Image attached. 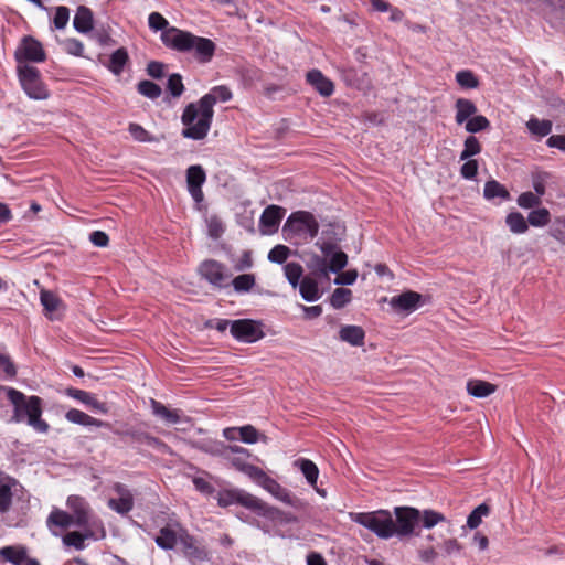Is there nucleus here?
I'll list each match as a JSON object with an SVG mask.
<instances>
[{"instance_id": "49", "label": "nucleus", "mask_w": 565, "mask_h": 565, "mask_svg": "<svg viewBox=\"0 0 565 565\" xmlns=\"http://www.w3.org/2000/svg\"><path fill=\"white\" fill-rule=\"evenodd\" d=\"M490 127V121L483 115H475L466 122V131L476 134L482 130H487Z\"/></svg>"}, {"instance_id": "10", "label": "nucleus", "mask_w": 565, "mask_h": 565, "mask_svg": "<svg viewBox=\"0 0 565 565\" xmlns=\"http://www.w3.org/2000/svg\"><path fill=\"white\" fill-rule=\"evenodd\" d=\"M17 67L29 65L28 63H42L46 60V53L42 44L31 35L22 38L20 44L14 52Z\"/></svg>"}, {"instance_id": "15", "label": "nucleus", "mask_w": 565, "mask_h": 565, "mask_svg": "<svg viewBox=\"0 0 565 565\" xmlns=\"http://www.w3.org/2000/svg\"><path fill=\"white\" fill-rule=\"evenodd\" d=\"M179 543L182 546V552L191 562H203L207 559L209 553L206 548L199 544L196 539L189 534L186 530H180Z\"/></svg>"}, {"instance_id": "63", "label": "nucleus", "mask_w": 565, "mask_h": 565, "mask_svg": "<svg viewBox=\"0 0 565 565\" xmlns=\"http://www.w3.org/2000/svg\"><path fill=\"white\" fill-rule=\"evenodd\" d=\"M258 431L252 425H246L239 428V437L244 443L254 444L258 440Z\"/></svg>"}, {"instance_id": "1", "label": "nucleus", "mask_w": 565, "mask_h": 565, "mask_svg": "<svg viewBox=\"0 0 565 565\" xmlns=\"http://www.w3.org/2000/svg\"><path fill=\"white\" fill-rule=\"evenodd\" d=\"M232 97L233 94L226 85H217L196 103L188 104L181 116V122L184 126L182 136L192 140L204 139L211 129L214 105L217 102H228Z\"/></svg>"}, {"instance_id": "53", "label": "nucleus", "mask_w": 565, "mask_h": 565, "mask_svg": "<svg viewBox=\"0 0 565 565\" xmlns=\"http://www.w3.org/2000/svg\"><path fill=\"white\" fill-rule=\"evenodd\" d=\"M167 89L174 98H178L183 94L185 88L182 82V76L179 73H173L169 76Z\"/></svg>"}, {"instance_id": "59", "label": "nucleus", "mask_w": 565, "mask_h": 565, "mask_svg": "<svg viewBox=\"0 0 565 565\" xmlns=\"http://www.w3.org/2000/svg\"><path fill=\"white\" fill-rule=\"evenodd\" d=\"M478 161L475 159H467L466 162L460 168V174L463 179L471 180L478 173Z\"/></svg>"}, {"instance_id": "43", "label": "nucleus", "mask_w": 565, "mask_h": 565, "mask_svg": "<svg viewBox=\"0 0 565 565\" xmlns=\"http://www.w3.org/2000/svg\"><path fill=\"white\" fill-rule=\"evenodd\" d=\"M551 214L547 209L541 207L530 212L527 216V224L535 227H542L550 223Z\"/></svg>"}, {"instance_id": "13", "label": "nucleus", "mask_w": 565, "mask_h": 565, "mask_svg": "<svg viewBox=\"0 0 565 565\" xmlns=\"http://www.w3.org/2000/svg\"><path fill=\"white\" fill-rule=\"evenodd\" d=\"M232 335L244 342H256L264 338L265 333L260 329V323L252 319H239L231 323Z\"/></svg>"}, {"instance_id": "34", "label": "nucleus", "mask_w": 565, "mask_h": 565, "mask_svg": "<svg viewBox=\"0 0 565 565\" xmlns=\"http://www.w3.org/2000/svg\"><path fill=\"white\" fill-rule=\"evenodd\" d=\"M72 524H75V520H73V516L70 513L63 510L54 509L47 518V526L50 529L53 526L67 529Z\"/></svg>"}, {"instance_id": "14", "label": "nucleus", "mask_w": 565, "mask_h": 565, "mask_svg": "<svg viewBox=\"0 0 565 565\" xmlns=\"http://www.w3.org/2000/svg\"><path fill=\"white\" fill-rule=\"evenodd\" d=\"M286 214V209L280 205H268L259 217V231L264 235H273L278 232L279 225Z\"/></svg>"}, {"instance_id": "4", "label": "nucleus", "mask_w": 565, "mask_h": 565, "mask_svg": "<svg viewBox=\"0 0 565 565\" xmlns=\"http://www.w3.org/2000/svg\"><path fill=\"white\" fill-rule=\"evenodd\" d=\"M4 390L8 399L13 405V415L10 419L11 422H26L28 425L38 433L45 434L49 431L50 425L42 419L43 403L41 397L36 395L26 396L13 387H7Z\"/></svg>"}, {"instance_id": "31", "label": "nucleus", "mask_w": 565, "mask_h": 565, "mask_svg": "<svg viewBox=\"0 0 565 565\" xmlns=\"http://www.w3.org/2000/svg\"><path fill=\"white\" fill-rule=\"evenodd\" d=\"M129 62V55L125 47H119L109 57L107 68L115 75H120Z\"/></svg>"}, {"instance_id": "56", "label": "nucleus", "mask_w": 565, "mask_h": 565, "mask_svg": "<svg viewBox=\"0 0 565 565\" xmlns=\"http://www.w3.org/2000/svg\"><path fill=\"white\" fill-rule=\"evenodd\" d=\"M518 204L523 209H533L541 204V198L533 192H523L518 198Z\"/></svg>"}, {"instance_id": "51", "label": "nucleus", "mask_w": 565, "mask_h": 565, "mask_svg": "<svg viewBox=\"0 0 565 565\" xmlns=\"http://www.w3.org/2000/svg\"><path fill=\"white\" fill-rule=\"evenodd\" d=\"M456 81L457 83L462 87V88H466V89H472V88H477L479 86V81L478 78L476 77V75L469 71V70H463V71H459L457 74H456Z\"/></svg>"}, {"instance_id": "62", "label": "nucleus", "mask_w": 565, "mask_h": 565, "mask_svg": "<svg viewBox=\"0 0 565 565\" xmlns=\"http://www.w3.org/2000/svg\"><path fill=\"white\" fill-rule=\"evenodd\" d=\"M0 371H3L4 375L9 379L15 377L17 367L9 355L0 353Z\"/></svg>"}, {"instance_id": "50", "label": "nucleus", "mask_w": 565, "mask_h": 565, "mask_svg": "<svg viewBox=\"0 0 565 565\" xmlns=\"http://www.w3.org/2000/svg\"><path fill=\"white\" fill-rule=\"evenodd\" d=\"M490 512V508L486 503H481L476 509L472 510V512L468 515L467 519V526L470 529H477L480 523L482 516L488 515Z\"/></svg>"}, {"instance_id": "42", "label": "nucleus", "mask_w": 565, "mask_h": 565, "mask_svg": "<svg viewBox=\"0 0 565 565\" xmlns=\"http://www.w3.org/2000/svg\"><path fill=\"white\" fill-rule=\"evenodd\" d=\"M128 131L131 137L139 142H157L158 138L147 131L141 125L136 122H130L128 126Z\"/></svg>"}, {"instance_id": "30", "label": "nucleus", "mask_w": 565, "mask_h": 565, "mask_svg": "<svg viewBox=\"0 0 565 565\" xmlns=\"http://www.w3.org/2000/svg\"><path fill=\"white\" fill-rule=\"evenodd\" d=\"M94 527L88 526L84 529V532H68L63 536V543L67 546H73L76 550H83L85 547V540L94 537Z\"/></svg>"}, {"instance_id": "28", "label": "nucleus", "mask_w": 565, "mask_h": 565, "mask_svg": "<svg viewBox=\"0 0 565 565\" xmlns=\"http://www.w3.org/2000/svg\"><path fill=\"white\" fill-rule=\"evenodd\" d=\"M339 337L351 345L360 347L364 344L365 332L359 326H344L340 329Z\"/></svg>"}, {"instance_id": "40", "label": "nucleus", "mask_w": 565, "mask_h": 565, "mask_svg": "<svg viewBox=\"0 0 565 565\" xmlns=\"http://www.w3.org/2000/svg\"><path fill=\"white\" fill-rule=\"evenodd\" d=\"M531 178L535 194L540 198L543 196L546 191V184L553 178L552 173L547 171H535L532 173Z\"/></svg>"}, {"instance_id": "6", "label": "nucleus", "mask_w": 565, "mask_h": 565, "mask_svg": "<svg viewBox=\"0 0 565 565\" xmlns=\"http://www.w3.org/2000/svg\"><path fill=\"white\" fill-rule=\"evenodd\" d=\"M321 250L322 255L309 254V258L306 260V265L313 276L329 278V271L339 273L347 266L348 256L342 249L333 254L329 253L333 249Z\"/></svg>"}, {"instance_id": "32", "label": "nucleus", "mask_w": 565, "mask_h": 565, "mask_svg": "<svg viewBox=\"0 0 565 565\" xmlns=\"http://www.w3.org/2000/svg\"><path fill=\"white\" fill-rule=\"evenodd\" d=\"M483 195L487 200L500 199L501 201H507L510 199V193L505 186L495 180L486 182Z\"/></svg>"}, {"instance_id": "36", "label": "nucleus", "mask_w": 565, "mask_h": 565, "mask_svg": "<svg viewBox=\"0 0 565 565\" xmlns=\"http://www.w3.org/2000/svg\"><path fill=\"white\" fill-rule=\"evenodd\" d=\"M0 555L14 565H22L26 559V548L22 546H6L0 550Z\"/></svg>"}, {"instance_id": "3", "label": "nucleus", "mask_w": 565, "mask_h": 565, "mask_svg": "<svg viewBox=\"0 0 565 565\" xmlns=\"http://www.w3.org/2000/svg\"><path fill=\"white\" fill-rule=\"evenodd\" d=\"M318 216L307 210L292 211L281 226L284 241L300 247L310 244L319 235Z\"/></svg>"}, {"instance_id": "2", "label": "nucleus", "mask_w": 565, "mask_h": 565, "mask_svg": "<svg viewBox=\"0 0 565 565\" xmlns=\"http://www.w3.org/2000/svg\"><path fill=\"white\" fill-rule=\"evenodd\" d=\"M161 41L167 47L178 52L194 51V57L202 64L211 62L216 50L212 40L194 35L175 26L166 30L161 34Z\"/></svg>"}, {"instance_id": "64", "label": "nucleus", "mask_w": 565, "mask_h": 565, "mask_svg": "<svg viewBox=\"0 0 565 565\" xmlns=\"http://www.w3.org/2000/svg\"><path fill=\"white\" fill-rule=\"evenodd\" d=\"M164 68L166 65L163 63L151 61L147 65V74L154 79H160L164 76Z\"/></svg>"}, {"instance_id": "12", "label": "nucleus", "mask_w": 565, "mask_h": 565, "mask_svg": "<svg viewBox=\"0 0 565 565\" xmlns=\"http://www.w3.org/2000/svg\"><path fill=\"white\" fill-rule=\"evenodd\" d=\"M320 228L316 247H339L347 236V227L340 221L328 222Z\"/></svg>"}, {"instance_id": "7", "label": "nucleus", "mask_w": 565, "mask_h": 565, "mask_svg": "<svg viewBox=\"0 0 565 565\" xmlns=\"http://www.w3.org/2000/svg\"><path fill=\"white\" fill-rule=\"evenodd\" d=\"M217 503L222 508L232 504H241L258 515H271L277 513L265 501L242 490H226L218 493Z\"/></svg>"}, {"instance_id": "20", "label": "nucleus", "mask_w": 565, "mask_h": 565, "mask_svg": "<svg viewBox=\"0 0 565 565\" xmlns=\"http://www.w3.org/2000/svg\"><path fill=\"white\" fill-rule=\"evenodd\" d=\"M220 456L228 460L233 467L239 471H244L248 465L247 459L249 452L247 449L239 446H222V450L218 451Z\"/></svg>"}, {"instance_id": "46", "label": "nucleus", "mask_w": 565, "mask_h": 565, "mask_svg": "<svg viewBox=\"0 0 565 565\" xmlns=\"http://www.w3.org/2000/svg\"><path fill=\"white\" fill-rule=\"evenodd\" d=\"M529 130L539 137H545L552 131V122L550 120H540L531 118L526 124Z\"/></svg>"}, {"instance_id": "61", "label": "nucleus", "mask_w": 565, "mask_h": 565, "mask_svg": "<svg viewBox=\"0 0 565 565\" xmlns=\"http://www.w3.org/2000/svg\"><path fill=\"white\" fill-rule=\"evenodd\" d=\"M88 417H89L88 414H86L79 409H76V408H72L68 412H66V414H65V418L68 422L78 424V425H83V426L87 425Z\"/></svg>"}, {"instance_id": "47", "label": "nucleus", "mask_w": 565, "mask_h": 565, "mask_svg": "<svg viewBox=\"0 0 565 565\" xmlns=\"http://www.w3.org/2000/svg\"><path fill=\"white\" fill-rule=\"evenodd\" d=\"M507 224L513 233H524L527 230V222L519 212H512L507 216Z\"/></svg>"}, {"instance_id": "52", "label": "nucleus", "mask_w": 565, "mask_h": 565, "mask_svg": "<svg viewBox=\"0 0 565 565\" xmlns=\"http://www.w3.org/2000/svg\"><path fill=\"white\" fill-rule=\"evenodd\" d=\"M255 282L253 274L238 275L232 281L234 289L238 292L249 291L255 286Z\"/></svg>"}, {"instance_id": "23", "label": "nucleus", "mask_w": 565, "mask_h": 565, "mask_svg": "<svg viewBox=\"0 0 565 565\" xmlns=\"http://www.w3.org/2000/svg\"><path fill=\"white\" fill-rule=\"evenodd\" d=\"M422 296L415 291H406L391 299V306L401 311H412L420 302Z\"/></svg>"}, {"instance_id": "19", "label": "nucleus", "mask_w": 565, "mask_h": 565, "mask_svg": "<svg viewBox=\"0 0 565 565\" xmlns=\"http://www.w3.org/2000/svg\"><path fill=\"white\" fill-rule=\"evenodd\" d=\"M199 273L210 284L218 288L225 286L224 281L227 279V275L220 263L215 260H205L200 265Z\"/></svg>"}, {"instance_id": "45", "label": "nucleus", "mask_w": 565, "mask_h": 565, "mask_svg": "<svg viewBox=\"0 0 565 565\" xmlns=\"http://www.w3.org/2000/svg\"><path fill=\"white\" fill-rule=\"evenodd\" d=\"M352 299V291L347 288H337L331 297L330 303L334 309H341L348 305Z\"/></svg>"}, {"instance_id": "39", "label": "nucleus", "mask_w": 565, "mask_h": 565, "mask_svg": "<svg viewBox=\"0 0 565 565\" xmlns=\"http://www.w3.org/2000/svg\"><path fill=\"white\" fill-rule=\"evenodd\" d=\"M137 92L152 100L159 98L162 94L161 87L154 82L142 79L137 84Z\"/></svg>"}, {"instance_id": "44", "label": "nucleus", "mask_w": 565, "mask_h": 565, "mask_svg": "<svg viewBox=\"0 0 565 565\" xmlns=\"http://www.w3.org/2000/svg\"><path fill=\"white\" fill-rule=\"evenodd\" d=\"M482 147L477 137L468 136L463 142V150L460 153V160H467L481 152Z\"/></svg>"}, {"instance_id": "9", "label": "nucleus", "mask_w": 565, "mask_h": 565, "mask_svg": "<svg viewBox=\"0 0 565 565\" xmlns=\"http://www.w3.org/2000/svg\"><path fill=\"white\" fill-rule=\"evenodd\" d=\"M66 504L72 511L71 515L73 516V520H75L76 526L82 529H86L88 526L100 529L103 536L105 535L102 521L94 516L89 504L84 498L79 495H70Z\"/></svg>"}, {"instance_id": "58", "label": "nucleus", "mask_w": 565, "mask_h": 565, "mask_svg": "<svg viewBox=\"0 0 565 565\" xmlns=\"http://www.w3.org/2000/svg\"><path fill=\"white\" fill-rule=\"evenodd\" d=\"M245 475L255 480L258 484L263 486L266 479L269 477L263 469L257 466L248 463L244 471Z\"/></svg>"}, {"instance_id": "54", "label": "nucleus", "mask_w": 565, "mask_h": 565, "mask_svg": "<svg viewBox=\"0 0 565 565\" xmlns=\"http://www.w3.org/2000/svg\"><path fill=\"white\" fill-rule=\"evenodd\" d=\"M206 223H207V233L212 238L216 239L223 235V233L225 231V226L218 216H216V215L210 216L206 220Z\"/></svg>"}, {"instance_id": "5", "label": "nucleus", "mask_w": 565, "mask_h": 565, "mask_svg": "<svg viewBox=\"0 0 565 565\" xmlns=\"http://www.w3.org/2000/svg\"><path fill=\"white\" fill-rule=\"evenodd\" d=\"M350 519L375 533L381 539H390L394 535V520L386 510L374 512H350Z\"/></svg>"}, {"instance_id": "21", "label": "nucleus", "mask_w": 565, "mask_h": 565, "mask_svg": "<svg viewBox=\"0 0 565 565\" xmlns=\"http://www.w3.org/2000/svg\"><path fill=\"white\" fill-rule=\"evenodd\" d=\"M307 82L323 97H329L334 92L332 81L326 77L321 71L311 70L306 75Z\"/></svg>"}, {"instance_id": "16", "label": "nucleus", "mask_w": 565, "mask_h": 565, "mask_svg": "<svg viewBox=\"0 0 565 565\" xmlns=\"http://www.w3.org/2000/svg\"><path fill=\"white\" fill-rule=\"evenodd\" d=\"M262 487L271 493L276 499L294 507L295 509L302 510L307 505L306 502L291 495V493L286 488L281 487L275 479L270 477L266 479Z\"/></svg>"}, {"instance_id": "8", "label": "nucleus", "mask_w": 565, "mask_h": 565, "mask_svg": "<svg viewBox=\"0 0 565 565\" xmlns=\"http://www.w3.org/2000/svg\"><path fill=\"white\" fill-rule=\"evenodd\" d=\"M17 73L23 90L30 98L38 100L49 98L50 90L35 66L22 65L17 67Z\"/></svg>"}, {"instance_id": "38", "label": "nucleus", "mask_w": 565, "mask_h": 565, "mask_svg": "<svg viewBox=\"0 0 565 565\" xmlns=\"http://www.w3.org/2000/svg\"><path fill=\"white\" fill-rule=\"evenodd\" d=\"M108 505L120 514H127L134 507V499L131 493L126 491L119 499H110Z\"/></svg>"}, {"instance_id": "48", "label": "nucleus", "mask_w": 565, "mask_h": 565, "mask_svg": "<svg viewBox=\"0 0 565 565\" xmlns=\"http://www.w3.org/2000/svg\"><path fill=\"white\" fill-rule=\"evenodd\" d=\"M284 270L289 284L296 288L301 282L302 267L298 263H288L285 265Z\"/></svg>"}, {"instance_id": "26", "label": "nucleus", "mask_w": 565, "mask_h": 565, "mask_svg": "<svg viewBox=\"0 0 565 565\" xmlns=\"http://www.w3.org/2000/svg\"><path fill=\"white\" fill-rule=\"evenodd\" d=\"M456 108V122L461 125L467 122L471 117L477 114V106L473 102L467 98H458L455 104Z\"/></svg>"}, {"instance_id": "35", "label": "nucleus", "mask_w": 565, "mask_h": 565, "mask_svg": "<svg viewBox=\"0 0 565 565\" xmlns=\"http://www.w3.org/2000/svg\"><path fill=\"white\" fill-rule=\"evenodd\" d=\"M295 466L301 470L310 486L315 487L317 484L319 469L313 461L301 458L295 461Z\"/></svg>"}, {"instance_id": "24", "label": "nucleus", "mask_w": 565, "mask_h": 565, "mask_svg": "<svg viewBox=\"0 0 565 565\" xmlns=\"http://www.w3.org/2000/svg\"><path fill=\"white\" fill-rule=\"evenodd\" d=\"M73 25L81 33L89 32L94 26L93 11L85 6H79L76 10Z\"/></svg>"}, {"instance_id": "27", "label": "nucleus", "mask_w": 565, "mask_h": 565, "mask_svg": "<svg viewBox=\"0 0 565 565\" xmlns=\"http://www.w3.org/2000/svg\"><path fill=\"white\" fill-rule=\"evenodd\" d=\"M13 486H15V481L13 479L0 477V513H7L11 509Z\"/></svg>"}, {"instance_id": "11", "label": "nucleus", "mask_w": 565, "mask_h": 565, "mask_svg": "<svg viewBox=\"0 0 565 565\" xmlns=\"http://www.w3.org/2000/svg\"><path fill=\"white\" fill-rule=\"evenodd\" d=\"M394 513L396 516L394 535L399 537L411 536L420 522V511L412 507H396Z\"/></svg>"}, {"instance_id": "55", "label": "nucleus", "mask_w": 565, "mask_h": 565, "mask_svg": "<svg viewBox=\"0 0 565 565\" xmlns=\"http://www.w3.org/2000/svg\"><path fill=\"white\" fill-rule=\"evenodd\" d=\"M420 521L423 522L424 527L430 529L439 522L445 521V516L434 510H425L423 513L420 512Z\"/></svg>"}, {"instance_id": "60", "label": "nucleus", "mask_w": 565, "mask_h": 565, "mask_svg": "<svg viewBox=\"0 0 565 565\" xmlns=\"http://www.w3.org/2000/svg\"><path fill=\"white\" fill-rule=\"evenodd\" d=\"M70 19V10L68 8L64 6H60L56 8L55 14H54V25L56 29H64L68 22Z\"/></svg>"}, {"instance_id": "29", "label": "nucleus", "mask_w": 565, "mask_h": 565, "mask_svg": "<svg viewBox=\"0 0 565 565\" xmlns=\"http://www.w3.org/2000/svg\"><path fill=\"white\" fill-rule=\"evenodd\" d=\"M467 391L470 395L483 398L497 391V385L482 380H470L467 383Z\"/></svg>"}, {"instance_id": "33", "label": "nucleus", "mask_w": 565, "mask_h": 565, "mask_svg": "<svg viewBox=\"0 0 565 565\" xmlns=\"http://www.w3.org/2000/svg\"><path fill=\"white\" fill-rule=\"evenodd\" d=\"M301 297L309 302L316 301L320 297L318 282L311 277H305L298 285Z\"/></svg>"}, {"instance_id": "37", "label": "nucleus", "mask_w": 565, "mask_h": 565, "mask_svg": "<svg viewBox=\"0 0 565 565\" xmlns=\"http://www.w3.org/2000/svg\"><path fill=\"white\" fill-rule=\"evenodd\" d=\"M157 545L163 550L174 548L177 542H179V533L164 526L160 530L159 535L154 539Z\"/></svg>"}, {"instance_id": "18", "label": "nucleus", "mask_w": 565, "mask_h": 565, "mask_svg": "<svg viewBox=\"0 0 565 565\" xmlns=\"http://www.w3.org/2000/svg\"><path fill=\"white\" fill-rule=\"evenodd\" d=\"M115 434L120 438H129L132 443L143 444L154 449L167 448V445L160 440L159 438L150 435L147 431H142L139 429L130 428L126 430L116 429Z\"/></svg>"}, {"instance_id": "57", "label": "nucleus", "mask_w": 565, "mask_h": 565, "mask_svg": "<svg viewBox=\"0 0 565 565\" xmlns=\"http://www.w3.org/2000/svg\"><path fill=\"white\" fill-rule=\"evenodd\" d=\"M149 28L153 31H162V33L168 30V21L167 19L160 14L159 12H152L148 17Z\"/></svg>"}, {"instance_id": "22", "label": "nucleus", "mask_w": 565, "mask_h": 565, "mask_svg": "<svg viewBox=\"0 0 565 565\" xmlns=\"http://www.w3.org/2000/svg\"><path fill=\"white\" fill-rule=\"evenodd\" d=\"M67 396L79 401L81 403L89 406L92 409L99 411L103 414L108 412L106 403L98 402L95 396L86 391L68 387L65 390Z\"/></svg>"}, {"instance_id": "41", "label": "nucleus", "mask_w": 565, "mask_h": 565, "mask_svg": "<svg viewBox=\"0 0 565 565\" xmlns=\"http://www.w3.org/2000/svg\"><path fill=\"white\" fill-rule=\"evenodd\" d=\"M40 300L46 315L56 311L62 305L61 299L54 292L45 289L41 290Z\"/></svg>"}, {"instance_id": "25", "label": "nucleus", "mask_w": 565, "mask_h": 565, "mask_svg": "<svg viewBox=\"0 0 565 565\" xmlns=\"http://www.w3.org/2000/svg\"><path fill=\"white\" fill-rule=\"evenodd\" d=\"M152 413L163 419L168 424H178L181 422V411L170 409L162 403L151 398L150 401Z\"/></svg>"}, {"instance_id": "17", "label": "nucleus", "mask_w": 565, "mask_h": 565, "mask_svg": "<svg viewBox=\"0 0 565 565\" xmlns=\"http://www.w3.org/2000/svg\"><path fill=\"white\" fill-rule=\"evenodd\" d=\"M206 180L204 169L199 166H190L186 170L188 190L195 202H201L204 198L202 185Z\"/></svg>"}]
</instances>
